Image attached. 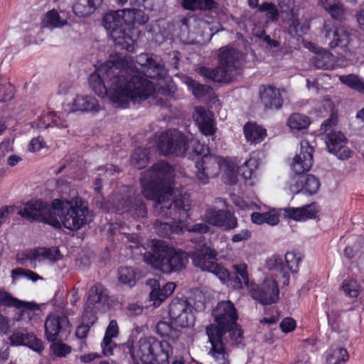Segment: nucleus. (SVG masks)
Masks as SVG:
<instances>
[{
  "mask_svg": "<svg viewBox=\"0 0 364 364\" xmlns=\"http://www.w3.org/2000/svg\"><path fill=\"white\" fill-rule=\"evenodd\" d=\"M141 73L132 60L116 55L102 64L89 77V84L99 96L107 95L117 106L126 108L130 102L136 103L154 95L155 87L149 78H156L164 70L161 59L147 53L136 57Z\"/></svg>",
  "mask_w": 364,
  "mask_h": 364,
  "instance_id": "f257e3e1",
  "label": "nucleus"
},
{
  "mask_svg": "<svg viewBox=\"0 0 364 364\" xmlns=\"http://www.w3.org/2000/svg\"><path fill=\"white\" fill-rule=\"evenodd\" d=\"M173 170L164 161H159L142 173L141 178V192L145 198L155 201L154 211L161 215L185 217L190 210L188 198L181 196H173L170 186Z\"/></svg>",
  "mask_w": 364,
  "mask_h": 364,
  "instance_id": "f03ea898",
  "label": "nucleus"
},
{
  "mask_svg": "<svg viewBox=\"0 0 364 364\" xmlns=\"http://www.w3.org/2000/svg\"><path fill=\"white\" fill-rule=\"evenodd\" d=\"M212 315L214 323L205 328L211 344L208 354L218 364H229L228 344L237 345L243 338V332L237 323V309L230 300L222 301L213 309Z\"/></svg>",
  "mask_w": 364,
  "mask_h": 364,
  "instance_id": "7ed1b4c3",
  "label": "nucleus"
},
{
  "mask_svg": "<svg viewBox=\"0 0 364 364\" xmlns=\"http://www.w3.org/2000/svg\"><path fill=\"white\" fill-rule=\"evenodd\" d=\"M127 238L131 243L129 248L134 255H143L146 263L164 273L181 271L188 262L186 252L176 250L163 240H153L151 242V250L145 251L137 235H127Z\"/></svg>",
  "mask_w": 364,
  "mask_h": 364,
  "instance_id": "20e7f679",
  "label": "nucleus"
},
{
  "mask_svg": "<svg viewBox=\"0 0 364 364\" xmlns=\"http://www.w3.org/2000/svg\"><path fill=\"white\" fill-rule=\"evenodd\" d=\"M216 255L215 250L210 245L203 244L193 253V262L202 270L217 276L223 283L230 281L235 289H242L245 286L250 290L255 284L250 282L247 265L245 263L233 264L235 278L230 280L228 271L214 262Z\"/></svg>",
  "mask_w": 364,
  "mask_h": 364,
  "instance_id": "39448f33",
  "label": "nucleus"
},
{
  "mask_svg": "<svg viewBox=\"0 0 364 364\" xmlns=\"http://www.w3.org/2000/svg\"><path fill=\"white\" fill-rule=\"evenodd\" d=\"M53 211L57 216L60 225L72 231L79 230L91 220V214L86 203L80 198L72 200H53Z\"/></svg>",
  "mask_w": 364,
  "mask_h": 364,
  "instance_id": "423d86ee",
  "label": "nucleus"
},
{
  "mask_svg": "<svg viewBox=\"0 0 364 364\" xmlns=\"http://www.w3.org/2000/svg\"><path fill=\"white\" fill-rule=\"evenodd\" d=\"M168 314L171 323L160 321L156 327V332L161 337L175 342L181 331L173 325L180 328H187L193 325L195 318L192 314V306L186 299H173L169 305Z\"/></svg>",
  "mask_w": 364,
  "mask_h": 364,
  "instance_id": "0eeeda50",
  "label": "nucleus"
},
{
  "mask_svg": "<svg viewBox=\"0 0 364 364\" xmlns=\"http://www.w3.org/2000/svg\"><path fill=\"white\" fill-rule=\"evenodd\" d=\"M218 66L215 68L202 67L199 73L214 82L230 81L240 73L243 61V54L232 47L220 49Z\"/></svg>",
  "mask_w": 364,
  "mask_h": 364,
  "instance_id": "6e6552de",
  "label": "nucleus"
},
{
  "mask_svg": "<svg viewBox=\"0 0 364 364\" xmlns=\"http://www.w3.org/2000/svg\"><path fill=\"white\" fill-rule=\"evenodd\" d=\"M130 353L134 359H139L144 364H168L172 347L167 341H159L154 337H144Z\"/></svg>",
  "mask_w": 364,
  "mask_h": 364,
  "instance_id": "1a4fd4ad",
  "label": "nucleus"
},
{
  "mask_svg": "<svg viewBox=\"0 0 364 364\" xmlns=\"http://www.w3.org/2000/svg\"><path fill=\"white\" fill-rule=\"evenodd\" d=\"M196 179L201 184L208 183L210 178L217 176L220 171L230 176V183H235V166L221 156L204 155L200 160L196 162Z\"/></svg>",
  "mask_w": 364,
  "mask_h": 364,
  "instance_id": "9d476101",
  "label": "nucleus"
},
{
  "mask_svg": "<svg viewBox=\"0 0 364 364\" xmlns=\"http://www.w3.org/2000/svg\"><path fill=\"white\" fill-rule=\"evenodd\" d=\"M102 23L116 45L129 52L134 50L135 40L131 34V30L125 28L122 10L106 14L103 17Z\"/></svg>",
  "mask_w": 364,
  "mask_h": 364,
  "instance_id": "9b49d317",
  "label": "nucleus"
},
{
  "mask_svg": "<svg viewBox=\"0 0 364 364\" xmlns=\"http://www.w3.org/2000/svg\"><path fill=\"white\" fill-rule=\"evenodd\" d=\"M321 33L326 43L331 49L338 47L345 53H354L350 46L353 41V33L345 26H336L333 21L326 20L323 23Z\"/></svg>",
  "mask_w": 364,
  "mask_h": 364,
  "instance_id": "f8f14e48",
  "label": "nucleus"
},
{
  "mask_svg": "<svg viewBox=\"0 0 364 364\" xmlns=\"http://www.w3.org/2000/svg\"><path fill=\"white\" fill-rule=\"evenodd\" d=\"M301 258L299 254L294 252H287L284 259L279 255H273L266 262L267 268L272 272H275V276H281V282L287 286L289 282V272L296 273L299 270V264Z\"/></svg>",
  "mask_w": 364,
  "mask_h": 364,
  "instance_id": "ddd939ff",
  "label": "nucleus"
},
{
  "mask_svg": "<svg viewBox=\"0 0 364 364\" xmlns=\"http://www.w3.org/2000/svg\"><path fill=\"white\" fill-rule=\"evenodd\" d=\"M18 214L31 221L43 222L52 226L60 225V222L53 211V204L50 206L40 200L28 202L18 210Z\"/></svg>",
  "mask_w": 364,
  "mask_h": 364,
  "instance_id": "4468645a",
  "label": "nucleus"
},
{
  "mask_svg": "<svg viewBox=\"0 0 364 364\" xmlns=\"http://www.w3.org/2000/svg\"><path fill=\"white\" fill-rule=\"evenodd\" d=\"M159 149L164 154L184 156L186 148V138L177 129H168L161 134L159 138Z\"/></svg>",
  "mask_w": 364,
  "mask_h": 364,
  "instance_id": "2eb2a0df",
  "label": "nucleus"
},
{
  "mask_svg": "<svg viewBox=\"0 0 364 364\" xmlns=\"http://www.w3.org/2000/svg\"><path fill=\"white\" fill-rule=\"evenodd\" d=\"M186 211V215L185 217H182L180 215H177L176 217H171L172 218L176 219L178 218V222H175L172 223H161V222H156L154 223V230L157 235L160 237H169L173 233L179 234L183 231V229L186 228L188 231L195 232L198 233H205L208 230V227L203 223H197L189 228H186L184 223L183 221V219L188 218V214ZM159 215L171 218L170 216L161 215L157 213Z\"/></svg>",
  "mask_w": 364,
  "mask_h": 364,
  "instance_id": "dca6fc26",
  "label": "nucleus"
},
{
  "mask_svg": "<svg viewBox=\"0 0 364 364\" xmlns=\"http://www.w3.org/2000/svg\"><path fill=\"white\" fill-rule=\"evenodd\" d=\"M72 326L66 316L50 314L45 321V331L47 339L50 341L67 337L71 332Z\"/></svg>",
  "mask_w": 364,
  "mask_h": 364,
  "instance_id": "f3484780",
  "label": "nucleus"
},
{
  "mask_svg": "<svg viewBox=\"0 0 364 364\" xmlns=\"http://www.w3.org/2000/svg\"><path fill=\"white\" fill-rule=\"evenodd\" d=\"M250 291L252 296L263 305H270L279 299V290L275 279L267 278L260 285L254 284Z\"/></svg>",
  "mask_w": 364,
  "mask_h": 364,
  "instance_id": "a211bd4d",
  "label": "nucleus"
},
{
  "mask_svg": "<svg viewBox=\"0 0 364 364\" xmlns=\"http://www.w3.org/2000/svg\"><path fill=\"white\" fill-rule=\"evenodd\" d=\"M314 149L308 141L302 140L300 142V151L293 159L291 164L294 176H301L302 173L310 170L313 164V154Z\"/></svg>",
  "mask_w": 364,
  "mask_h": 364,
  "instance_id": "6ab92c4d",
  "label": "nucleus"
},
{
  "mask_svg": "<svg viewBox=\"0 0 364 364\" xmlns=\"http://www.w3.org/2000/svg\"><path fill=\"white\" fill-rule=\"evenodd\" d=\"M114 211L122 213L129 212L136 217L144 218L146 215V208L139 196L134 198H115L112 202Z\"/></svg>",
  "mask_w": 364,
  "mask_h": 364,
  "instance_id": "aec40b11",
  "label": "nucleus"
},
{
  "mask_svg": "<svg viewBox=\"0 0 364 364\" xmlns=\"http://www.w3.org/2000/svg\"><path fill=\"white\" fill-rule=\"evenodd\" d=\"M346 137L343 133L338 131H332L328 133L326 139L328 151L336 155L341 160L351 157L352 151L346 146Z\"/></svg>",
  "mask_w": 364,
  "mask_h": 364,
  "instance_id": "412c9836",
  "label": "nucleus"
},
{
  "mask_svg": "<svg viewBox=\"0 0 364 364\" xmlns=\"http://www.w3.org/2000/svg\"><path fill=\"white\" fill-rule=\"evenodd\" d=\"M204 217L209 224L220 227L225 230L234 229L237 225L236 218L230 211L209 208Z\"/></svg>",
  "mask_w": 364,
  "mask_h": 364,
  "instance_id": "4be33fe9",
  "label": "nucleus"
},
{
  "mask_svg": "<svg viewBox=\"0 0 364 364\" xmlns=\"http://www.w3.org/2000/svg\"><path fill=\"white\" fill-rule=\"evenodd\" d=\"M320 187V182L313 175L294 176L291 178L289 190L292 193L302 192L308 195L317 193Z\"/></svg>",
  "mask_w": 364,
  "mask_h": 364,
  "instance_id": "5701e85b",
  "label": "nucleus"
},
{
  "mask_svg": "<svg viewBox=\"0 0 364 364\" xmlns=\"http://www.w3.org/2000/svg\"><path fill=\"white\" fill-rule=\"evenodd\" d=\"M146 284L151 289L150 301H153L156 306H160L168 296L172 294L176 288L173 282H168L161 288L159 282L156 279H149Z\"/></svg>",
  "mask_w": 364,
  "mask_h": 364,
  "instance_id": "b1692460",
  "label": "nucleus"
},
{
  "mask_svg": "<svg viewBox=\"0 0 364 364\" xmlns=\"http://www.w3.org/2000/svg\"><path fill=\"white\" fill-rule=\"evenodd\" d=\"M193 117L203 134L212 136L215 134L216 128L211 112L203 107H196Z\"/></svg>",
  "mask_w": 364,
  "mask_h": 364,
  "instance_id": "393cba45",
  "label": "nucleus"
},
{
  "mask_svg": "<svg viewBox=\"0 0 364 364\" xmlns=\"http://www.w3.org/2000/svg\"><path fill=\"white\" fill-rule=\"evenodd\" d=\"M259 95L265 109H278L282 106L283 99L281 92L273 86H262L259 88Z\"/></svg>",
  "mask_w": 364,
  "mask_h": 364,
  "instance_id": "a878e982",
  "label": "nucleus"
},
{
  "mask_svg": "<svg viewBox=\"0 0 364 364\" xmlns=\"http://www.w3.org/2000/svg\"><path fill=\"white\" fill-rule=\"evenodd\" d=\"M11 344L16 346H26L34 351L41 353L43 349L41 340L37 338L33 334L14 332L9 337Z\"/></svg>",
  "mask_w": 364,
  "mask_h": 364,
  "instance_id": "bb28decb",
  "label": "nucleus"
},
{
  "mask_svg": "<svg viewBox=\"0 0 364 364\" xmlns=\"http://www.w3.org/2000/svg\"><path fill=\"white\" fill-rule=\"evenodd\" d=\"M0 306L14 307L23 311L39 310L36 303L19 300L2 289H0Z\"/></svg>",
  "mask_w": 364,
  "mask_h": 364,
  "instance_id": "cd10ccee",
  "label": "nucleus"
},
{
  "mask_svg": "<svg viewBox=\"0 0 364 364\" xmlns=\"http://www.w3.org/2000/svg\"><path fill=\"white\" fill-rule=\"evenodd\" d=\"M125 28H134L144 25L149 21V16L141 9H122Z\"/></svg>",
  "mask_w": 364,
  "mask_h": 364,
  "instance_id": "c85d7f7f",
  "label": "nucleus"
},
{
  "mask_svg": "<svg viewBox=\"0 0 364 364\" xmlns=\"http://www.w3.org/2000/svg\"><path fill=\"white\" fill-rule=\"evenodd\" d=\"M283 210L286 217L294 220H305L314 218L318 212V208L316 203H311L301 208H285Z\"/></svg>",
  "mask_w": 364,
  "mask_h": 364,
  "instance_id": "c756f323",
  "label": "nucleus"
},
{
  "mask_svg": "<svg viewBox=\"0 0 364 364\" xmlns=\"http://www.w3.org/2000/svg\"><path fill=\"white\" fill-rule=\"evenodd\" d=\"M100 109L97 100L91 96L77 95L71 104V112H96Z\"/></svg>",
  "mask_w": 364,
  "mask_h": 364,
  "instance_id": "7c9ffc66",
  "label": "nucleus"
},
{
  "mask_svg": "<svg viewBox=\"0 0 364 364\" xmlns=\"http://www.w3.org/2000/svg\"><path fill=\"white\" fill-rule=\"evenodd\" d=\"M243 129L247 141L252 144L260 143L267 136L266 129L256 124L247 123Z\"/></svg>",
  "mask_w": 364,
  "mask_h": 364,
  "instance_id": "2f4dec72",
  "label": "nucleus"
},
{
  "mask_svg": "<svg viewBox=\"0 0 364 364\" xmlns=\"http://www.w3.org/2000/svg\"><path fill=\"white\" fill-rule=\"evenodd\" d=\"M107 299L105 288L100 284H97L91 287L87 297V305L89 308L95 307L101 304H105Z\"/></svg>",
  "mask_w": 364,
  "mask_h": 364,
  "instance_id": "473e14b6",
  "label": "nucleus"
},
{
  "mask_svg": "<svg viewBox=\"0 0 364 364\" xmlns=\"http://www.w3.org/2000/svg\"><path fill=\"white\" fill-rule=\"evenodd\" d=\"M67 24V19L62 18L55 9L48 11L41 22L42 27L50 29L62 28Z\"/></svg>",
  "mask_w": 364,
  "mask_h": 364,
  "instance_id": "72a5a7b5",
  "label": "nucleus"
},
{
  "mask_svg": "<svg viewBox=\"0 0 364 364\" xmlns=\"http://www.w3.org/2000/svg\"><path fill=\"white\" fill-rule=\"evenodd\" d=\"M312 63L319 69H333L335 64V58L331 53L325 50L312 58Z\"/></svg>",
  "mask_w": 364,
  "mask_h": 364,
  "instance_id": "f704fd0d",
  "label": "nucleus"
},
{
  "mask_svg": "<svg viewBox=\"0 0 364 364\" xmlns=\"http://www.w3.org/2000/svg\"><path fill=\"white\" fill-rule=\"evenodd\" d=\"M31 257L38 258V259H46L50 262H56L61 259L60 251L56 247L45 248L41 247L34 249L31 252Z\"/></svg>",
  "mask_w": 364,
  "mask_h": 364,
  "instance_id": "c9c22d12",
  "label": "nucleus"
},
{
  "mask_svg": "<svg viewBox=\"0 0 364 364\" xmlns=\"http://www.w3.org/2000/svg\"><path fill=\"white\" fill-rule=\"evenodd\" d=\"M251 220L252 223L257 225L267 223L270 225H276L279 222V215L274 210L266 213H253L251 215Z\"/></svg>",
  "mask_w": 364,
  "mask_h": 364,
  "instance_id": "e433bc0d",
  "label": "nucleus"
},
{
  "mask_svg": "<svg viewBox=\"0 0 364 364\" xmlns=\"http://www.w3.org/2000/svg\"><path fill=\"white\" fill-rule=\"evenodd\" d=\"M259 164L257 158L251 156L249 160L246 161L245 164L240 167L235 166V183L237 181V173H240L242 176L245 179L252 178L254 171L257 168Z\"/></svg>",
  "mask_w": 364,
  "mask_h": 364,
  "instance_id": "4c0bfd02",
  "label": "nucleus"
},
{
  "mask_svg": "<svg viewBox=\"0 0 364 364\" xmlns=\"http://www.w3.org/2000/svg\"><path fill=\"white\" fill-rule=\"evenodd\" d=\"M181 4L185 9L206 11L215 8L216 3L214 0H181Z\"/></svg>",
  "mask_w": 364,
  "mask_h": 364,
  "instance_id": "58836bf2",
  "label": "nucleus"
},
{
  "mask_svg": "<svg viewBox=\"0 0 364 364\" xmlns=\"http://www.w3.org/2000/svg\"><path fill=\"white\" fill-rule=\"evenodd\" d=\"M95 10L90 0H75L73 6L74 14L79 17L89 16Z\"/></svg>",
  "mask_w": 364,
  "mask_h": 364,
  "instance_id": "ea45409f",
  "label": "nucleus"
},
{
  "mask_svg": "<svg viewBox=\"0 0 364 364\" xmlns=\"http://www.w3.org/2000/svg\"><path fill=\"white\" fill-rule=\"evenodd\" d=\"M309 124V118L307 116L299 113L292 114L288 119V126L292 130H301L306 129Z\"/></svg>",
  "mask_w": 364,
  "mask_h": 364,
  "instance_id": "a19ab883",
  "label": "nucleus"
},
{
  "mask_svg": "<svg viewBox=\"0 0 364 364\" xmlns=\"http://www.w3.org/2000/svg\"><path fill=\"white\" fill-rule=\"evenodd\" d=\"M183 80L193 95L197 98L205 96L209 90V87L198 83L190 77L185 76Z\"/></svg>",
  "mask_w": 364,
  "mask_h": 364,
  "instance_id": "79ce46f5",
  "label": "nucleus"
},
{
  "mask_svg": "<svg viewBox=\"0 0 364 364\" xmlns=\"http://www.w3.org/2000/svg\"><path fill=\"white\" fill-rule=\"evenodd\" d=\"M341 289L344 294L350 298H356L361 291L360 284L353 279H346L342 282Z\"/></svg>",
  "mask_w": 364,
  "mask_h": 364,
  "instance_id": "37998d69",
  "label": "nucleus"
},
{
  "mask_svg": "<svg viewBox=\"0 0 364 364\" xmlns=\"http://www.w3.org/2000/svg\"><path fill=\"white\" fill-rule=\"evenodd\" d=\"M348 359L347 350L340 347L331 350L326 361L328 364H344Z\"/></svg>",
  "mask_w": 364,
  "mask_h": 364,
  "instance_id": "c03bdc74",
  "label": "nucleus"
},
{
  "mask_svg": "<svg viewBox=\"0 0 364 364\" xmlns=\"http://www.w3.org/2000/svg\"><path fill=\"white\" fill-rule=\"evenodd\" d=\"M258 11L265 13L267 18L272 22L277 21L279 17V11L277 6L272 2H263L258 7Z\"/></svg>",
  "mask_w": 364,
  "mask_h": 364,
  "instance_id": "a18cd8bd",
  "label": "nucleus"
},
{
  "mask_svg": "<svg viewBox=\"0 0 364 364\" xmlns=\"http://www.w3.org/2000/svg\"><path fill=\"white\" fill-rule=\"evenodd\" d=\"M148 164V156L147 152L142 148H137L134 150L131 157V164L141 169L145 167Z\"/></svg>",
  "mask_w": 364,
  "mask_h": 364,
  "instance_id": "49530a36",
  "label": "nucleus"
},
{
  "mask_svg": "<svg viewBox=\"0 0 364 364\" xmlns=\"http://www.w3.org/2000/svg\"><path fill=\"white\" fill-rule=\"evenodd\" d=\"M340 81L348 87L364 94V81L354 75H341Z\"/></svg>",
  "mask_w": 364,
  "mask_h": 364,
  "instance_id": "de8ad7c7",
  "label": "nucleus"
},
{
  "mask_svg": "<svg viewBox=\"0 0 364 364\" xmlns=\"http://www.w3.org/2000/svg\"><path fill=\"white\" fill-rule=\"evenodd\" d=\"M135 272L134 269L128 267H122L118 270V279L120 282L132 287L135 284Z\"/></svg>",
  "mask_w": 364,
  "mask_h": 364,
  "instance_id": "09e8293b",
  "label": "nucleus"
},
{
  "mask_svg": "<svg viewBox=\"0 0 364 364\" xmlns=\"http://www.w3.org/2000/svg\"><path fill=\"white\" fill-rule=\"evenodd\" d=\"M14 95V88L8 81L7 78L4 77L0 80V102H6L13 98Z\"/></svg>",
  "mask_w": 364,
  "mask_h": 364,
  "instance_id": "8fccbe9b",
  "label": "nucleus"
},
{
  "mask_svg": "<svg viewBox=\"0 0 364 364\" xmlns=\"http://www.w3.org/2000/svg\"><path fill=\"white\" fill-rule=\"evenodd\" d=\"M186 148L188 149V150L186 151L185 155H188L189 157H192L194 155H202L205 151V146L197 139L193 138L191 139H186Z\"/></svg>",
  "mask_w": 364,
  "mask_h": 364,
  "instance_id": "3c124183",
  "label": "nucleus"
},
{
  "mask_svg": "<svg viewBox=\"0 0 364 364\" xmlns=\"http://www.w3.org/2000/svg\"><path fill=\"white\" fill-rule=\"evenodd\" d=\"M20 277L28 278L33 282L37 281L40 278V277L36 273L21 267L14 269L11 271V277L13 280H16Z\"/></svg>",
  "mask_w": 364,
  "mask_h": 364,
  "instance_id": "603ef678",
  "label": "nucleus"
},
{
  "mask_svg": "<svg viewBox=\"0 0 364 364\" xmlns=\"http://www.w3.org/2000/svg\"><path fill=\"white\" fill-rule=\"evenodd\" d=\"M277 4L281 12L286 14L287 16L293 15L298 11L294 0H277Z\"/></svg>",
  "mask_w": 364,
  "mask_h": 364,
  "instance_id": "864d4df0",
  "label": "nucleus"
},
{
  "mask_svg": "<svg viewBox=\"0 0 364 364\" xmlns=\"http://www.w3.org/2000/svg\"><path fill=\"white\" fill-rule=\"evenodd\" d=\"M53 353L58 357H65L71 352V347L65 343L55 342L51 345Z\"/></svg>",
  "mask_w": 364,
  "mask_h": 364,
  "instance_id": "5fc2aeb1",
  "label": "nucleus"
},
{
  "mask_svg": "<svg viewBox=\"0 0 364 364\" xmlns=\"http://www.w3.org/2000/svg\"><path fill=\"white\" fill-rule=\"evenodd\" d=\"M287 16L289 17V21L290 23L289 28L291 32H294L298 35H299V32H305L306 28L301 25L299 21L297 12H295L293 15H289Z\"/></svg>",
  "mask_w": 364,
  "mask_h": 364,
  "instance_id": "6e6d98bb",
  "label": "nucleus"
},
{
  "mask_svg": "<svg viewBox=\"0 0 364 364\" xmlns=\"http://www.w3.org/2000/svg\"><path fill=\"white\" fill-rule=\"evenodd\" d=\"M328 13L333 18L341 21L345 17L346 9L341 1L338 0Z\"/></svg>",
  "mask_w": 364,
  "mask_h": 364,
  "instance_id": "4d7b16f0",
  "label": "nucleus"
},
{
  "mask_svg": "<svg viewBox=\"0 0 364 364\" xmlns=\"http://www.w3.org/2000/svg\"><path fill=\"white\" fill-rule=\"evenodd\" d=\"M32 127L39 130L46 129L50 126L49 112L41 115L38 119L32 123Z\"/></svg>",
  "mask_w": 364,
  "mask_h": 364,
  "instance_id": "13d9d810",
  "label": "nucleus"
},
{
  "mask_svg": "<svg viewBox=\"0 0 364 364\" xmlns=\"http://www.w3.org/2000/svg\"><path fill=\"white\" fill-rule=\"evenodd\" d=\"M49 119L50 127H56L60 129L68 127L67 122L55 114L49 112Z\"/></svg>",
  "mask_w": 364,
  "mask_h": 364,
  "instance_id": "bf43d9fd",
  "label": "nucleus"
},
{
  "mask_svg": "<svg viewBox=\"0 0 364 364\" xmlns=\"http://www.w3.org/2000/svg\"><path fill=\"white\" fill-rule=\"evenodd\" d=\"M119 328L118 325L116 321L112 320L105 331V334L104 338H107L109 339H112L118 336Z\"/></svg>",
  "mask_w": 364,
  "mask_h": 364,
  "instance_id": "052dcab7",
  "label": "nucleus"
},
{
  "mask_svg": "<svg viewBox=\"0 0 364 364\" xmlns=\"http://www.w3.org/2000/svg\"><path fill=\"white\" fill-rule=\"evenodd\" d=\"M116 346L115 343L112 341V339L104 338L101 343L103 354L106 356H109L113 354V349Z\"/></svg>",
  "mask_w": 364,
  "mask_h": 364,
  "instance_id": "680f3d73",
  "label": "nucleus"
},
{
  "mask_svg": "<svg viewBox=\"0 0 364 364\" xmlns=\"http://www.w3.org/2000/svg\"><path fill=\"white\" fill-rule=\"evenodd\" d=\"M279 326L283 332L289 333L295 329L296 321L292 318L287 317L282 321Z\"/></svg>",
  "mask_w": 364,
  "mask_h": 364,
  "instance_id": "e2e57ef3",
  "label": "nucleus"
},
{
  "mask_svg": "<svg viewBox=\"0 0 364 364\" xmlns=\"http://www.w3.org/2000/svg\"><path fill=\"white\" fill-rule=\"evenodd\" d=\"M10 328L9 318L0 312V332L6 335L10 332Z\"/></svg>",
  "mask_w": 364,
  "mask_h": 364,
  "instance_id": "0e129e2a",
  "label": "nucleus"
},
{
  "mask_svg": "<svg viewBox=\"0 0 364 364\" xmlns=\"http://www.w3.org/2000/svg\"><path fill=\"white\" fill-rule=\"evenodd\" d=\"M43 139L41 136L32 139L29 144V150L31 151H38L43 147Z\"/></svg>",
  "mask_w": 364,
  "mask_h": 364,
  "instance_id": "69168bd1",
  "label": "nucleus"
},
{
  "mask_svg": "<svg viewBox=\"0 0 364 364\" xmlns=\"http://www.w3.org/2000/svg\"><path fill=\"white\" fill-rule=\"evenodd\" d=\"M251 233L247 230H242L240 232L234 235L232 237V240L234 242H241L245 240H247L250 237Z\"/></svg>",
  "mask_w": 364,
  "mask_h": 364,
  "instance_id": "338daca9",
  "label": "nucleus"
},
{
  "mask_svg": "<svg viewBox=\"0 0 364 364\" xmlns=\"http://www.w3.org/2000/svg\"><path fill=\"white\" fill-rule=\"evenodd\" d=\"M356 18L359 28L364 31V1L361 4L360 10L356 14Z\"/></svg>",
  "mask_w": 364,
  "mask_h": 364,
  "instance_id": "774afa93",
  "label": "nucleus"
}]
</instances>
